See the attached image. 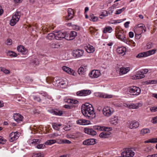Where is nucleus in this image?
<instances>
[{
    "label": "nucleus",
    "instance_id": "2f4dec72",
    "mask_svg": "<svg viewBox=\"0 0 157 157\" xmlns=\"http://www.w3.org/2000/svg\"><path fill=\"white\" fill-rule=\"evenodd\" d=\"M126 52V48L125 47H118V54L123 56L125 54Z\"/></svg>",
    "mask_w": 157,
    "mask_h": 157
},
{
    "label": "nucleus",
    "instance_id": "4468645a",
    "mask_svg": "<svg viewBox=\"0 0 157 157\" xmlns=\"http://www.w3.org/2000/svg\"><path fill=\"white\" fill-rule=\"evenodd\" d=\"M84 132L92 136H94L97 134L96 132L91 128H85L84 129Z\"/></svg>",
    "mask_w": 157,
    "mask_h": 157
},
{
    "label": "nucleus",
    "instance_id": "ea45409f",
    "mask_svg": "<svg viewBox=\"0 0 157 157\" xmlns=\"http://www.w3.org/2000/svg\"><path fill=\"white\" fill-rule=\"evenodd\" d=\"M150 130L148 128H144L142 129L140 131V133L143 135L149 133Z\"/></svg>",
    "mask_w": 157,
    "mask_h": 157
},
{
    "label": "nucleus",
    "instance_id": "39448f33",
    "mask_svg": "<svg viewBox=\"0 0 157 157\" xmlns=\"http://www.w3.org/2000/svg\"><path fill=\"white\" fill-rule=\"evenodd\" d=\"M156 51V49H154L147 52H141L138 54L136 56V57L138 58H141L147 57L155 54Z\"/></svg>",
    "mask_w": 157,
    "mask_h": 157
},
{
    "label": "nucleus",
    "instance_id": "603ef678",
    "mask_svg": "<svg viewBox=\"0 0 157 157\" xmlns=\"http://www.w3.org/2000/svg\"><path fill=\"white\" fill-rule=\"evenodd\" d=\"M151 111L152 112L157 111V106H154L150 108Z\"/></svg>",
    "mask_w": 157,
    "mask_h": 157
},
{
    "label": "nucleus",
    "instance_id": "c85d7f7f",
    "mask_svg": "<svg viewBox=\"0 0 157 157\" xmlns=\"http://www.w3.org/2000/svg\"><path fill=\"white\" fill-rule=\"evenodd\" d=\"M86 66L82 65L78 70V72L79 75H84V72L86 71Z\"/></svg>",
    "mask_w": 157,
    "mask_h": 157
},
{
    "label": "nucleus",
    "instance_id": "e2e57ef3",
    "mask_svg": "<svg viewBox=\"0 0 157 157\" xmlns=\"http://www.w3.org/2000/svg\"><path fill=\"white\" fill-rule=\"evenodd\" d=\"M130 22L129 21H127L124 24V26L125 28H128L129 27V25Z\"/></svg>",
    "mask_w": 157,
    "mask_h": 157
},
{
    "label": "nucleus",
    "instance_id": "6e6552de",
    "mask_svg": "<svg viewBox=\"0 0 157 157\" xmlns=\"http://www.w3.org/2000/svg\"><path fill=\"white\" fill-rule=\"evenodd\" d=\"M101 73L100 71L97 70H92L89 74V77L91 78H95L100 76Z\"/></svg>",
    "mask_w": 157,
    "mask_h": 157
},
{
    "label": "nucleus",
    "instance_id": "338daca9",
    "mask_svg": "<svg viewBox=\"0 0 157 157\" xmlns=\"http://www.w3.org/2000/svg\"><path fill=\"white\" fill-rule=\"evenodd\" d=\"M100 126L95 125L93 127V128L94 129L98 130L99 131L100 129Z\"/></svg>",
    "mask_w": 157,
    "mask_h": 157
},
{
    "label": "nucleus",
    "instance_id": "412c9836",
    "mask_svg": "<svg viewBox=\"0 0 157 157\" xmlns=\"http://www.w3.org/2000/svg\"><path fill=\"white\" fill-rule=\"evenodd\" d=\"M14 120L18 122H20L22 121L23 117L21 114L17 113L14 114L13 116Z\"/></svg>",
    "mask_w": 157,
    "mask_h": 157
},
{
    "label": "nucleus",
    "instance_id": "9b49d317",
    "mask_svg": "<svg viewBox=\"0 0 157 157\" xmlns=\"http://www.w3.org/2000/svg\"><path fill=\"white\" fill-rule=\"evenodd\" d=\"M122 155H125L126 157H132L135 155V153L132 149H127L122 152Z\"/></svg>",
    "mask_w": 157,
    "mask_h": 157
},
{
    "label": "nucleus",
    "instance_id": "a18cd8bd",
    "mask_svg": "<svg viewBox=\"0 0 157 157\" xmlns=\"http://www.w3.org/2000/svg\"><path fill=\"white\" fill-rule=\"evenodd\" d=\"M8 55L12 57H16L17 56V54L13 51H9L8 53Z\"/></svg>",
    "mask_w": 157,
    "mask_h": 157
},
{
    "label": "nucleus",
    "instance_id": "f704fd0d",
    "mask_svg": "<svg viewBox=\"0 0 157 157\" xmlns=\"http://www.w3.org/2000/svg\"><path fill=\"white\" fill-rule=\"evenodd\" d=\"M87 52L89 53L93 52L94 51V49L93 46L89 45L85 48Z\"/></svg>",
    "mask_w": 157,
    "mask_h": 157
},
{
    "label": "nucleus",
    "instance_id": "c756f323",
    "mask_svg": "<svg viewBox=\"0 0 157 157\" xmlns=\"http://www.w3.org/2000/svg\"><path fill=\"white\" fill-rule=\"evenodd\" d=\"M111 123L114 125H117L118 124V117L114 116L110 119Z\"/></svg>",
    "mask_w": 157,
    "mask_h": 157
},
{
    "label": "nucleus",
    "instance_id": "473e14b6",
    "mask_svg": "<svg viewBox=\"0 0 157 157\" xmlns=\"http://www.w3.org/2000/svg\"><path fill=\"white\" fill-rule=\"evenodd\" d=\"M68 35L70 36V38H67V40H73L77 35V33L74 31H71V33L68 34Z\"/></svg>",
    "mask_w": 157,
    "mask_h": 157
},
{
    "label": "nucleus",
    "instance_id": "a878e982",
    "mask_svg": "<svg viewBox=\"0 0 157 157\" xmlns=\"http://www.w3.org/2000/svg\"><path fill=\"white\" fill-rule=\"evenodd\" d=\"M56 140V143L59 144H70L71 143V142L69 140H67L57 139Z\"/></svg>",
    "mask_w": 157,
    "mask_h": 157
},
{
    "label": "nucleus",
    "instance_id": "c03bdc74",
    "mask_svg": "<svg viewBox=\"0 0 157 157\" xmlns=\"http://www.w3.org/2000/svg\"><path fill=\"white\" fill-rule=\"evenodd\" d=\"M44 154L43 153H34L33 154L32 157H43Z\"/></svg>",
    "mask_w": 157,
    "mask_h": 157
},
{
    "label": "nucleus",
    "instance_id": "13d9d810",
    "mask_svg": "<svg viewBox=\"0 0 157 157\" xmlns=\"http://www.w3.org/2000/svg\"><path fill=\"white\" fill-rule=\"evenodd\" d=\"M152 47V44L151 43L148 44L146 45V48L147 49L151 48Z\"/></svg>",
    "mask_w": 157,
    "mask_h": 157
},
{
    "label": "nucleus",
    "instance_id": "f257e3e1",
    "mask_svg": "<svg viewBox=\"0 0 157 157\" xmlns=\"http://www.w3.org/2000/svg\"><path fill=\"white\" fill-rule=\"evenodd\" d=\"M81 111L83 115L90 120H92L96 117L92 105L88 103H86L82 105Z\"/></svg>",
    "mask_w": 157,
    "mask_h": 157
},
{
    "label": "nucleus",
    "instance_id": "8fccbe9b",
    "mask_svg": "<svg viewBox=\"0 0 157 157\" xmlns=\"http://www.w3.org/2000/svg\"><path fill=\"white\" fill-rule=\"evenodd\" d=\"M36 148L37 149H40L44 148L45 147V145L42 144H38L36 146Z\"/></svg>",
    "mask_w": 157,
    "mask_h": 157
},
{
    "label": "nucleus",
    "instance_id": "72a5a7b5",
    "mask_svg": "<svg viewBox=\"0 0 157 157\" xmlns=\"http://www.w3.org/2000/svg\"><path fill=\"white\" fill-rule=\"evenodd\" d=\"M113 31L112 28L110 26H107L105 27L103 31V32L104 33H111Z\"/></svg>",
    "mask_w": 157,
    "mask_h": 157
},
{
    "label": "nucleus",
    "instance_id": "774afa93",
    "mask_svg": "<svg viewBox=\"0 0 157 157\" xmlns=\"http://www.w3.org/2000/svg\"><path fill=\"white\" fill-rule=\"evenodd\" d=\"M109 23L111 24H116L117 23V21L116 20H113L110 21Z\"/></svg>",
    "mask_w": 157,
    "mask_h": 157
},
{
    "label": "nucleus",
    "instance_id": "0e129e2a",
    "mask_svg": "<svg viewBox=\"0 0 157 157\" xmlns=\"http://www.w3.org/2000/svg\"><path fill=\"white\" fill-rule=\"evenodd\" d=\"M128 35L129 37L131 38L133 37L134 35V33L132 32H129Z\"/></svg>",
    "mask_w": 157,
    "mask_h": 157
},
{
    "label": "nucleus",
    "instance_id": "09e8293b",
    "mask_svg": "<svg viewBox=\"0 0 157 157\" xmlns=\"http://www.w3.org/2000/svg\"><path fill=\"white\" fill-rule=\"evenodd\" d=\"M107 12L106 11H104L102 12V13L100 15V18L101 19H102L103 18L102 16L105 17L107 16Z\"/></svg>",
    "mask_w": 157,
    "mask_h": 157
},
{
    "label": "nucleus",
    "instance_id": "49530a36",
    "mask_svg": "<svg viewBox=\"0 0 157 157\" xmlns=\"http://www.w3.org/2000/svg\"><path fill=\"white\" fill-rule=\"evenodd\" d=\"M59 136V134L58 133L56 132L53 133L49 135V137L51 138H55L56 137Z\"/></svg>",
    "mask_w": 157,
    "mask_h": 157
},
{
    "label": "nucleus",
    "instance_id": "5fc2aeb1",
    "mask_svg": "<svg viewBox=\"0 0 157 157\" xmlns=\"http://www.w3.org/2000/svg\"><path fill=\"white\" fill-rule=\"evenodd\" d=\"M64 107L65 108L68 109H71L73 108L74 106L73 105H64Z\"/></svg>",
    "mask_w": 157,
    "mask_h": 157
},
{
    "label": "nucleus",
    "instance_id": "b1692460",
    "mask_svg": "<svg viewBox=\"0 0 157 157\" xmlns=\"http://www.w3.org/2000/svg\"><path fill=\"white\" fill-rule=\"evenodd\" d=\"M130 70L129 67H122L120 68L119 75H120L126 74Z\"/></svg>",
    "mask_w": 157,
    "mask_h": 157
},
{
    "label": "nucleus",
    "instance_id": "6e6d98bb",
    "mask_svg": "<svg viewBox=\"0 0 157 157\" xmlns=\"http://www.w3.org/2000/svg\"><path fill=\"white\" fill-rule=\"evenodd\" d=\"M141 37V33L137 34L135 33V38L137 39H139Z\"/></svg>",
    "mask_w": 157,
    "mask_h": 157
},
{
    "label": "nucleus",
    "instance_id": "4d7b16f0",
    "mask_svg": "<svg viewBox=\"0 0 157 157\" xmlns=\"http://www.w3.org/2000/svg\"><path fill=\"white\" fill-rule=\"evenodd\" d=\"M149 83L151 84L157 83V80H153L149 81Z\"/></svg>",
    "mask_w": 157,
    "mask_h": 157
},
{
    "label": "nucleus",
    "instance_id": "7c9ffc66",
    "mask_svg": "<svg viewBox=\"0 0 157 157\" xmlns=\"http://www.w3.org/2000/svg\"><path fill=\"white\" fill-rule=\"evenodd\" d=\"M110 135V133L109 131L101 132L99 135L101 138H106L109 137Z\"/></svg>",
    "mask_w": 157,
    "mask_h": 157
},
{
    "label": "nucleus",
    "instance_id": "a211bd4d",
    "mask_svg": "<svg viewBox=\"0 0 157 157\" xmlns=\"http://www.w3.org/2000/svg\"><path fill=\"white\" fill-rule=\"evenodd\" d=\"M64 35V33L60 31L56 32L55 33V38L56 40H61L65 37Z\"/></svg>",
    "mask_w": 157,
    "mask_h": 157
},
{
    "label": "nucleus",
    "instance_id": "79ce46f5",
    "mask_svg": "<svg viewBox=\"0 0 157 157\" xmlns=\"http://www.w3.org/2000/svg\"><path fill=\"white\" fill-rule=\"evenodd\" d=\"M61 126V124H58L56 123H54L52 124V127L54 129L58 131H59V127Z\"/></svg>",
    "mask_w": 157,
    "mask_h": 157
},
{
    "label": "nucleus",
    "instance_id": "c9c22d12",
    "mask_svg": "<svg viewBox=\"0 0 157 157\" xmlns=\"http://www.w3.org/2000/svg\"><path fill=\"white\" fill-rule=\"evenodd\" d=\"M100 131H109L112 130V128H111L105 127L103 126H100Z\"/></svg>",
    "mask_w": 157,
    "mask_h": 157
},
{
    "label": "nucleus",
    "instance_id": "f3484780",
    "mask_svg": "<svg viewBox=\"0 0 157 157\" xmlns=\"http://www.w3.org/2000/svg\"><path fill=\"white\" fill-rule=\"evenodd\" d=\"M91 92L90 90H82L78 92L77 93V95L79 96H85L89 95Z\"/></svg>",
    "mask_w": 157,
    "mask_h": 157
},
{
    "label": "nucleus",
    "instance_id": "69168bd1",
    "mask_svg": "<svg viewBox=\"0 0 157 157\" xmlns=\"http://www.w3.org/2000/svg\"><path fill=\"white\" fill-rule=\"evenodd\" d=\"M152 122L153 123H157V117H154L153 119Z\"/></svg>",
    "mask_w": 157,
    "mask_h": 157
},
{
    "label": "nucleus",
    "instance_id": "58836bf2",
    "mask_svg": "<svg viewBox=\"0 0 157 157\" xmlns=\"http://www.w3.org/2000/svg\"><path fill=\"white\" fill-rule=\"evenodd\" d=\"M157 142V138H153L144 141L145 143H155Z\"/></svg>",
    "mask_w": 157,
    "mask_h": 157
},
{
    "label": "nucleus",
    "instance_id": "de8ad7c7",
    "mask_svg": "<svg viewBox=\"0 0 157 157\" xmlns=\"http://www.w3.org/2000/svg\"><path fill=\"white\" fill-rule=\"evenodd\" d=\"M1 70L5 74H8L10 73V71L8 70L4 67H1Z\"/></svg>",
    "mask_w": 157,
    "mask_h": 157
},
{
    "label": "nucleus",
    "instance_id": "20e7f679",
    "mask_svg": "<svg viewBox=\"0 0 157 157\" xmlns=\"http://www.w3.org/2000/svg\"><path fill=\"white\" fill-rule=\"evenodd\" d=\"M21 13L19 11H17L14 13L10 21V25L11 26L15 25L21 17Z\"/></svg>",
    "mask_w": 157,
    "mask_h": 157
},
{
    "label": "nucleus",
    "instance_id": "cd10ccee",
    "mask_svg": "<svg viewBox=\"0 0 157 157\" xmlns=\"http://www.w3.org/2000/svg\"><path fill=\"white\" fill-rule=\"evenodd\" d=\"M68 15L66 17V19L69 20L72 19L73 16L74 12L73 10L71 8H69L68 10Z\"/></svg>",
    "mask_w": 157,
    "mask_h": 157
},
{
    "label": "nucleus",
    "instance_id": "ddd939ff",
    "mask_svg": "<svg viewBox=\"0 0 157 157\" xmlns=\"http://www.w3.org/2000/svg\"><path fill=\"white\" fill-rule=\"evenodd\" d=\"M129 124L128 127L131 129L137 128L140 125L139 122L136 121H132L129 123Z\"/></svg>",
    "mask_w": 157,
    "mask_h": 157
},
{
    "label": "nucleus",
    "instance_id": "e433bc0d",
    "mask_svg": "<svg viewBox=\"0 0 157 157\" xmlns=\"http://www.w3.org/2000/svg\"><path fill=\"white\" fill-rule=\"evenodd\" d=\"M46 38L50 40L53 39L54 38H55V33H49L47 36Z\"/></svg>",
    "mask_w": 157,
    "mask_h": 157
},
{
    "label": "nucleus",
    "instance_id": "37998d69",
    "mask_svg": "<svg viewBox=\"0 0 157 157\" xmlns=\"http://www.w3.org/2000/svg\"><path fill=\"white\" fill-rule=\"evenodd\" d=\"M32 144L34 145H37V144H40V140L39 139H33L32 140Z\"/></svg>",
    "mask_w": 157,
    "mask_h": 157
},
{
    "label": "nucleus",
    "instance_id": "3c124183",
    "mask_svg": "<svg viewBox=\"0 0 157 157\" xmlns=\"http://www.w3.org/2000/svg\"><path fill=\"white\" fill-rule=\"evenodd\" d=\"M6 140L5 139L0 136V144H3L6 143Z\"/></svg>",
    "mask_w": 157,
    "mask_h": 157
},
{
    "label": "nucleus",
    "instance_id": "5701e85b",
    "mask_svg": "<svg viewBox=\"0 0 157 157\" xmlns=\"http://www.w3.org/2000/svg\"><path fill=\"white\" fill-rule=\"evenodd\" d=\"M17 49L18 52H20L23 55L26 54L28 52L27 50L22 45L18 46Z\"/></svg>",
    "mask_w": 157,
    "mask_h": 157
},
{
    "label": "nucleus",
    "instance_id": "052dcab7",
    "mask_svg": "<svg viewBox=\"0 0 157 157\" xmlns=\"http://www.w3.org/2000/svg\"><path fill=\"white\" fill-rule=\"evenodd\" d=\"M126 8L123 7L121 9H118V14L121 13L122 12L125 10Z\"/></svg>",
    "mask_w": 157,
    "mask_h": 157
},
{
    "label": "nucleus",
    "instance_id": "dca6fc26",
    "mask_svg": "<svg viewBox=\"0 0 157 157\" xmlns=\"http://www.w3.org/2000/svg\"><path fill=\"white\" fill-rule=\"evenodd\" d=\"M95 95L97 97L106 98H109L112 97V95L100 92L96 93Z\"/></svg>",
    "mask_w": 157,
    "mask_h": 157
},
{
    "label": "nucleus",
    "instance_id": "f8f14e48",
    "mask_svg": "<svg viewBox=\"0 0 157 157\" xmlns=\"http://www.w3.org/2000/svg\"><path fill=\"white\" fill-rule=\"evenodd\" d=\"M19 136V133L17 132H12L10 134V141L12 142L17 140Z\"/></svg>",
    "mask_w": 157,
    "mask_h": 157
},
{
    "label": "nucleus",
    "instance_id": "4be33fe9",
    "mask_svg": "<svg viewBox=\"0 0 157 157\" xmlns=\"http://www.w3.org/2000/svg\"><path fill=\"white\" fill-rule=\"evenodd\" d=\"M136 30L140 31V33H145L146 31V28L145 25L143 24H140L136 27Z\"/></svg>",
    "mask_w": 157,
    "mask_h": 157
},
{
    "label": "nucleus",
    "instance_id": "7ed1b4c3",
    "mask_svg": "<svg viewBox=\"0 0 157 157\" xmlns=\"http://www.w3.org/2000/svg\"><path fill=\"white\" fill-rule=\"evenodd\" d=\"M141 89L136 86H131L128 87L127 90L128 93L132 95L137 96L141 93Z\"/></svg>",
    "mask_w": 157,
    "mask_h": 157
},
{
    "label": "nucleus",
    "instance_id": "bf43d9fd",
    "mask_svg": "<svg viewBox=\"0 0 157 157\" xmlns=\"http://www.w3.org/2000/svg\"><path fill=\"white\" fill-rule=\"evenodd\" d=\"M33 99L35 101H40L41 100L40 98L39 97L36 96L33 97Z\"/></svg>",
    "mask_w": 157,
    "mask_h": 157
},
{
    "label": "nucleus",
    "instance_id": "0eeeda50",
    "mask_svg": "<svg viewBox=\"0 0 157 157\" xmlns=\"http://www.w3.org/2000/svg\"><path fill=\"white\" fill-rule=\"evenodd\" d=\"M71 54L75 58H78L83 56L84 51L82 49H75L73 50Z\"/></svg>",
    "mask_w": 157,
    "mask_h": 157
},
{
    "label": "nucleus",
    "instance_id": "aec40b11",
    "mask_svg": "<svg viewBox=\"0 0 157 157\" xmlns=\"http://www.w3.org/2000/svg\"><path fill=\"white\" fill-rule=\"evenodd\" d=\"M77 124L82 125H86L90 124V121L88 120L85 119H79L76 121Z\"/></svg>",
    "mask_w": 157,
    "mask_h": 157
},
{
    "label": "nucleus",
    "instance_id": "6ab92c4d",
    "mask_svg": "<svg viewBox=\"0 0 157 157\" xmlns=\"http://www.w3.org/2000/svg\"><path fill=\"white\" fill-rule=\"evenodd\" d=\"M96 143V140L95 139H89L83 141V144L84 145H92Z\"/></svg>",
    "mask_w": 157,
    "mask_h": 157
},
{
    "label": "nucleus",
    "instance_id": "423d86ee",
    "mask_svg": "<svg viewBox=\"0 0 157 157\" xmlns=\"http://www.w3.org/2000/svg\"><path fill=\"white\" fill-rule=\"evenodd\" d=\"M142 105V102L140 101L136 103H134L133 102H129L124 104V105L130 109H135L139 108V107L141 106Z\"/></svg>",
    "mask_w": 157,
    "mask_h": 157
},
{
    "label": "nucleus",
    "instance_id": "4c0bfd02",
    "mask_svg": "<svg viewBox=\"0 0 157 157\" xmlns=\"http://www.w3.org/2000/svg\"><path fill=\"white\" fill-rule=\"evenodd\" d=\"M56 143V140H47L45 143L46 145H51Z\"/></svg>",
    "mask_w": 157,
    "mask_h": 157
},
{
    "label": "nucleus",
    "instance_id": "1a4fd4ad",
    "mask_svg": "<svg viewBox=\"0 0 157 157\" xmlns=\"http://www.w3.org/2000/svg\"><path fill=\"white\" fill-rule=\"evenodd\" d=\"M103 114L106 117H109L113 113L110 108L108 106L105 107L102 110Z\"/></svg>",
    "mask_w": 157,
    "mask_h": 157
},
{
    "label": "nucleus",
    "instance_id": "393cba45",
    "mask_svg": "<svg viewBox=\"0 0 157 157\" xmlns=\"http://www.w3.org/2000/svg\"><path fill=\"white\" fill-rule=\"evenodd\" d=\"M65 101L66 102L71 105H73V104H77L78 102L77 100L71 98L66 99Z\"/></svg>",
    "mask_w": 157,
    "mask_h": 157
},
{
    "label": "nucleus",
    "instance_id": "9d476101",
    "mask_svg": "<svg viewBox=\"0 0 157 157\" xmlns=\"http://www.w3.org/2000/svg\"><path fill=\"white\" fill-rule=\"evenodd\" d=\"M148 70L147 69H142L136 72L137 76L139 79H141L145 77V74L147 73Z\"/></svg>",
    "mask_w": 157,
    "mask_h": 157
},
{
    "label": "nucleus",
    "instance_id": "a19ab883",
    "mask_svg": "<svg viewBox=\"0 0 157 157\" xmlns=\"http://www.w3.org/2000/svg\"><path fill=\"white\" fill-rule=\"evenodd\" d=\"M89 19L90 20L93 21H97L98 17L96 16H94L93 14H91L89 17Z\"/></svg>",
    "mask_w": 157,
    "mask_h": 157
},
{
    "label": "nucleus",
    "instance_id": "2eb2a0df",
    "mask_svg": "<svg viewBox=\"0 0 157 157\" xmlns=\"http://www.w3.org/2000/svg\"><path fill=\"white\" fill-rule=\"evenodd\" d=\"M62 68L63 71L67 72V73L73 75H75V71L68 67L63 66L62 67Z\"/></svg>",
    "mask_w": 157,
    "mask_h": 157
},
{
    "label": "nucleus",
    "instance_id": "864d4df0",
    "mask_svg": "<svg viewBox=\"0 0 157 157\" xmlns=\"http://www.w3.org/2000/svg\"><path fill=\"white\" fill-rule=\"evenodd\" d=\"M12 40L10 39H8L6 42V44L8 45H11L12 44Z\"/></svg>",
    "mask_w": 157,
    "mask_h": 157
},
{
    "label": "nucleus",
    "instance_id": "680f3d73",
    "mask_svg": "<svg viewBox=\"0 0 157 157\" xmlns=\"http://www.w3.org/2000/svg\"><path fill=\"white\" fill-rule=\"evenodd\" d=\"M131 78L133 79H137L138 78L136 73V75H133L131 76Z\"/></svg>",
    "mask_w": 157,
    "mask_h": 157
},
{
    "label": "nucleus",
    "instance_id": "bb28decb",
    "mask_svg": "<svg viewBox=\"0 0 157 157\" xmlns=\"http://www.w3.org/2000/svg\"><path fill=\"white\" fill-rule=\"evenodd\" d=\"M118 39L127 43L128 41L126 38L125 37L123 33H121L120 32H118Z\"/></svg>",
    "mask_w": 157,
    "mask_h": 157
},
{
    "label": "nucleus",
    "instance_id": "f03ea898",
    "mask_svg": "<svg viewBox=\"0 0 157 157\" xmlns=\"http://www.w3.org/2000/svg\"><path fill=\"white\" fill-rule=\"evenodd\" d=\"M68 81L67 79L65 78H63L59 80H54L53 83L55 86L59 87L62 88H65L68 84Z\"/></svg>",
    "mask_w": 157,
    "mask_h": 157
}]
</instances>
